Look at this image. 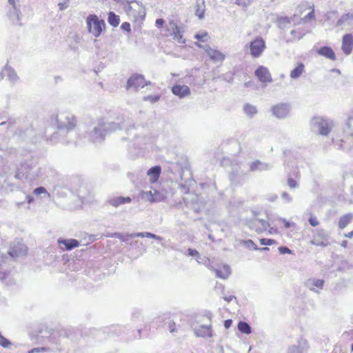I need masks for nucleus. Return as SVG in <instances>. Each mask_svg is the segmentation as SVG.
I'll list each match as a JSON object with an SVG mask.
<instances>
[{
  "mask_svg": "<svg viewBox=\"0 0 353 353\" xmlns=\"http://www.w3.org/2000/svg\"><path fill=\"white\" fill-rule=\"evenodd\" d=\"M205 52L210 59L215 63H222L225 58V56L223 52L216 49L211 48L209 46L205 48Z\"/></svg>",
  "mask_w": 353,
  "mask_h": 353,
  "instance_id": "0eeeda50",
  "label": "nucleus"
},
{
  "mask_svg": "<svg viewBox=\"0 0 353 353\" xmlns=\"http://www.w3.org/2000/svg\"><path fill=\"white\" fill-rule=\"evenodd\" d=\"M259 241L261 245H272L277 244V242L275 240L270 239H261Z\"/></svg>",
  "mask_w": 353,
  "mask_h": 353,
  "instance_id": "473e14b6",
  "label": "nucleus"
},
{
  "mask_svg": "<svg viewBox=\"0 0 353 353\" xmlns=\"http://www.w3.org/2000/svg\"><path fill=\"white\" fill-rule=\"evenodd\" d=\"M109 24L113 27H117L120 23L119 17L113 12H110L108 16Z\"/></svg>",
  "mask_w": 353,
  "mask_h": 353,
  "instance_id": "412c9836",
  "label": "nucleus"
},
{
  "mask_svg": "<svg viewBox=\"0 0 353 353\" xmlns=\"http://www.w3.org/2000/svg\"><path fill=\"white\" fill-rule=\"evenodd\" d=\"M59 9L60 10H63V9H65L67 7L65 3H59Z\"/></svg>",
  "mask_w": 353,
  "mask_h": 353,
  "instance_id": "8fccbe9b",
  "label": "nucleus"
},
{
  "mask_svg": "<svg viewBox=\"0 0 353 353\" xmlns=\"http://www.w3.org/2000/svg\"><path fill=\"white\" fill-rule=\"evenodd\" d=\"M34 352H39V349H33L30 352V353H33Z\"/></svg>",
  "mask_w": 353,
  "mask_h": 353,
  "instance_id": "5fc2aeb1",
  "label": "nucleus"
},
{
  "mask_svg": "<svg viewBox=\"0 0 353 353\" xmlns=\"http://www.w3.org/2000/svg\"><path fill=\"white\" fill-rule=\"evenodd\" d=\"M8 2L10 4H11L15 8V7H16L15 0H8Z\"/></svg>",
  "mask_w": 353,
  "mask_h": 353,
  "instance_id": "603ef678",
  "label": "nucleus"
},
{
  "mask_svg": "<svg viewBox=\"0 0 353 353\" xmlns=\"http://www.w3.org/2000/svg\"><path fill=\"white\" fill-rule=\"evenodd\" d=\"M254 249L258 250L259 248L255 245Z\"/></svg>",
  "mask_w": 353,
  "mask_h": 353,
  "instance_id": "680f3d73",
  "label": "nucleus"
},
{
  "mask_svg": "<svg viewBox=\"0 0 353 353\" xmlns=\"http://www.w3.org/2000/svg\"><path fill=\"white\" fill-rule=\"evenodd\" d=\"M310 243L317 247H326L330 244L329 236L323 229L312 231Z\"/></svg>",
  "mask_w": 353,
  "mask_h": 353,
  "instance_id": "7ed1b4c3",
  "label": "nucleus"
},
{
  "mask_svg": "<svg viewBox=\"0 0 353 353\" xmlns=\"http://www.w3.org/2000/svg\"><path fill=\"white\" fill-rule=\"evenodd\" d=\"M261 250L263 251H267V250H269V248L267 247H265V248H262Z\"/></svg>",
  "mask_w": 353,
  "mask_h": 353,
  "instance_id": "6e6d98bb",
  "label": "nucleus"
},
{
  "mask_svg": "<svg viewBox=\"0 0 353 353\" xmlns=\"http://www.w3.org/2000/svg\"><path fill=\"white\" fill-rule=\"evenodd\" d=\"M11 345L10 341L5 338L4 336H1L0 337V345L3 347H8Z\"/></svg>",
  "mask_w": 353,
  "mask_h": 353,
  "instance_id": "c9c22d12",
  "label": "nucleus"
},
{
  "mask_svg": "<svg viewBox=\"0 0 353 353\" xmlns=\"http://www.w3.org/2000/svg\"><path fill=\"white\" fill-rule=\"evenodd\" d=\"M208 37V34L205 31H203V32H200L199 34H196L194 36V38L196 39H197L199 41H202V42H204V41H207Z\"/></svg>",
  "mask_w": 353,
  "mask_h": 353,
  "instance_id": "c756f323",
  "label": "nucleus"
},
{
  "mask_svg": "<svg viewBox=\"0 0 353 353\" xmlns=\"http://www.w3.org/2000/svg\"><path fill=\"white\" fill-rule=\"evenodd\" d=\"M263 164L259 161H255L252 162L250 165V170L252 171H256V170H260L263 168Z\"/></svg>",
  "mask_w": 353,
  "mask_h": 353,
  "instance_id": "cd10ccee",
  "label": "nucleus"
},
{
  "mask_svg": "<svg viewBox=\"0 0 353 353\" xmlns=\"http://www.w3.org/2000/svg\"><path fill=\"white\" fill-rule=\"evenodd\" d=\"M148 84H150V82H148L143 75L134 74L128 79L126 88H134L135 90H138L139 88H144Z\"/></svg>",
  "mask_w": 353,
  "mask_h": 353,
  "instance_id": "39448f33",
  "label": "nucleus"
},
{
  "mask_svg": "<svg viewBox=\"0 0 353 353\" xmlns=\"http://www.w3.org/2000/svg\"><path fill=\"white\" fill-rule=\"evenodd\" d=\"M188 255L194 257L199 256V253L197 250L192 248L188 250Z\"/></svg>",
  "mask_w": 353,
  "mask_h": 353,
  "instance_id": "79ce46f5",
  "label": "nucleus"
},
{
  "mask_svg": "<svg viewBox=\"0 0 353 353\" xmlns=\"http://www.w3.org/2000/svg\"><path fill=\"white\" fill-rule=\"evenodd\" d=\"M317 53L332 61H334L336 59L334 50L328 46L321 47L317 50Z\"/></svg>",
  "mask_w": 353,
  "mask_h": 353,
  "instance_id": "2eb2a0df",
  "label": "nucleus"
},
{
  "mask_svg": "<svg viewBox=\"0 0 353 353\" xmlns=\"http://www.w3.org/2000/svg\"><path fill=\"white\" fill-rule=\"evenodd\" d=\"M243 110L245 113L250 117H252L257 112L256 108L254 105L248 103L244 105Z\"/></svg>",
  "mask_w": 353,
  "mask_h": 353,
  "instance_id": "393cba45",
  "label": "nucleus"
},
{
  "mask_svg": "<svg viewBox=\"0 0 353 353\" xmlns=\"http://www.w3.org/2000/svg\"><path fill=\"white\" fill-rule=\"evenodd\" d=\"M232 324V319H227L224 321V326L226 329H228L231 327Z\"/></svg>",
  "mask_w": 353,
  "mask_h": 353,
  "instance_id": "a18cd8bd",
  "label": "nucleus"
},
{
  "mask_svg": "<svg viewBox=\"0 0 353 353\" xmlns=\"http://www.w3.org/2000/svg\"><path fill=\"white\" fill-rule=\"evenodd\" d=\"M121 30H123V31H125L127 32H131L130 24L128 22H123L121 26Z\"/></svg>",
  "mask_w": 353,
  "mask_h": 353,
  "instance_id": "a19ab883",
  "label": "nucleus"
},
{
  "mask_svg": "<svg viewBox=\"0 0 353 353\" xmlns=\"http://www.w3.org/2000/svg\"><path fill=\"white\" fill-rule=\"evenodd\" d=\"M33 193L35 195H39L41 194H48L47 190L43 187L35 188L33 191Z\"/></svg>",
  "mask_w": 353,
  "mask_h": 353,
  "instance_id": "58836bf2",
  "label": "nucleus"
},
{
  "mask_svg": "<svg viewBox=\"0 0 353 353\" xmlns=\"http://www.w3.org/2000/svg\"><path fill=\"white\" fill-rule=\"evenodd\" d=\"M216 276L222 279H226L231 274V269L230 266L225 264H221L217 268H212Z\"/></svg>",
  "mask_w": 353,
  "mask_h": 353,
  "instance_id": "9b49d317",
  "label": "nucleus"
},
{
  "mask_svg": "<svg viewBox=\"0 0 353 353\" xmlns=\"http://www.w3.org/2000/svg\"><path fill=\"white\" fill-rule=\"evenodd\" d=\"M289 112V108L285 104H279L272 108V113L277 118H284Z\"/></svg>",
  "mask_w": 353,
  "mask_h": 353,
  "instance_id": "f8f14e48",
  "label": "nucleus"
},
{
  "mask_svg": "<svg viewBox=\"0 0 353 353\" xmlns=\"http://www.w3.org/2000/svg\"><path fill=\"white\" fill-rule=\"evenodd\" d=\"M341 48L343 52L348 55L353 50V35L346 34L343 37Z\"/></svg>",
  "mask_w": 353,
  "mask_h": 353,
  "instance_id": "6e6552de",
  "label": "nucleus"
},
{
  "mask_svg": "<svg viewBox=\"0 0 353 353\" xmlns=\"http://www.w3.org/2000/svg\"><path fill=\"white\" fill-rule=\"evenodd\" d=\"M237 327L238 330L243 334H249L252 332L250 326L246 322L239 321Z\"/></svg>",
  "mask_w": 353,
  "mask_h": 353,
  "instance_id": "b1692460",
  "label": "nucleus"
},
{
  "mask_svg": "<svg viewBox=\"0 0 353 353\" xmlns=\"http://www.w3.org/2000/svg\"><path fill=\"white\" fill-rule=\"evenodd\" d=\"M347 125L350 128H352L353 125V117H351L348 119Z\"/></svg>",
  "mask_w": 353,
  "mask_h": 353,
  "instance_id": "09e8293b",
  "label": "nucleus"
},
{
  "mask_svg": "<svg viewBox=\"0 0 353 353\" xmlns=\"http://www.w3.org/2000/svg\"><path fill=\"white\" fill-rule=\"evenodd\" d=\"M69 0H66V1H68Z\"/></svg>",
  "mask_w": 353,
  "mask_h": 353,
  "instance_id": "0e129e2a",
  "label": "nucleus"
},
{
  "mask_svg": "<svg viewBox=\"0 0 353 353\" xmlns=\"http://www.w3.org/2000/svg\"><path fill=\"white\" fill-rule=\"evenodd\" d=\"M205 10L200 5H197V9L195 11L196 15L199 18L202 19L204 17Z\"/></svg>",
  "mask_w": 353,
  "mask_h": 353,
  "instance_id": "e433bc0d",
  "label": "nucleus"
},
{
  "mask_svg": "<svg viewBox=\"0 0 353 353\" xmlns=\"http://www.w3.org/2000/svg\"><path fill=\"white\" fill-rule=\"evenodd\" d=\"M161 171V169L160 166L152 167L148 171V175L151 183H156L159 180Z\"/></svg>",
  "mask_w": 353,
  "mask_h": 353,
  "instance_id": "f3484780",
  "label": "nucleus"
},
{
  "mask_svg": "<svg viewBox=\"0 0 353 353\" xmlns=\"http://www.w3.org/2000/svg\"><path fill=\"white\" fill-rule=\"evenodd\" d=\"M266 48L265 40L261 37H256L250 43V50L252 57H259Z\"/></svg>",
  "mask_w": 353,
  "mask_h": 353,
  "instance_id": "20e7f679",
  "label": "nucleus"
},
{
  "mask_svg": "<svg viewBox=\"0 0 353 353\" xmlns=\"http://www.w3.org/2000/svg\"><path fill=\"white\" fill-rule=\"evenodd\" d=\"M280 221L284 224L285 228H289L291 226L294 225V223H290V221H287L285 219H281Z\"/></svg>",
  "mask_w": 353,
  "mask_h": 353,
  "instance_id": "37998d69",
  "label": "nucleus"
},
{
  "mask_svg": "<svg viewBox=\"0 0 353 353\" xmlns=\"http://www.w3.org/2000/svg\"><path fill=\"white\" fill-rule=\"evenodd\" d=\"M310 285V290L315 291L323 288L324 281L323 279H312L309 281Z\"/></svg>",
  "mask_w": 353,
  "mask_h": 353,
  "instance_id": "4be33fe9",
  "label": "nucleus"
},
{
  "mask_svg": "<svg viewBox=\"0 0 353 353\" xmlns=\"http://www.w3.org/2000/svg\"><path fill=\"white\" fill-rule=\"evenodd\" d=\"M248 242H249V243H252V244H253V245L254 244V242H253L252 240H249V241H248Z\"/></svg>",
  "mask_w": 353,
  "mask_h": 353,
  "instance_id": "4d7b16f0",
  "label": "nucleus"
},
{
  "mask_svg": "<svg viewBox=\"0 0 353 353\" xmlns=\"http://www.w3.org/2000/svg\"><path fill=\"white\" fill-rule=\"evenodd\" d=\"M255 76L262 83H270L272 81V76L269 70L264 66H259L255 70Z\"/></svg>",
  "mask_w": 353,
  "mask_h": 353,
  "instance_id": "423d86ee",
  "label": "nucleus"
},
{
  "mask_svg": "<svg viewBox=\"0 0 353 353\" xmlns=\"http://www.w3.org/2000/svg\"><path fill=\"white\" fill-rule=\"evenodd\" d=\"M159 99H160L159 95H155V96L148 95V96H145L143 97L144 101H150L151 103H155V102L158 101L159 100Z\"/></svg>",
  "mask_w": 353,
  "mask_h": 353,
  "instance_id": "f704fd0d",
  "label": "nucleus"
},
{
  "mask_svg": "<svg viewBox=\"0 0 353 353\" xmlns=\"http://www.w3.org/2000/svg\"><path fill=\"white\" fill-rule=\"evenodd\" d=\"M125 10L128 17L133 22H143L145 19L146 11L145 6L136 1L129 2Z\"/></svg>",
  "mask_w": 353,
  "mask_h": 353,
  "instance_id": "f257e3e1",
  "label": "nucleus"
},
{
  "mask_svg": "<svg viewBox=\"0 0 353 353\" xmlns=\"http://www.w3.org/2000/svg\"><path fill=\"white\" fill-rule=\"evenodd\" d=\"M330 131V128L327 123H321L319 127V133L322 135H327Z\"/></svg>",
  "mask_w": 353,
  "mask_h": 353,
  "instance_id": "c85d7f7f",
  "label": "nucleus"
},
{
  "mask_svg": "<svg viewBox=\"0 0 353 353\" xmlns=\"http://www.w3.org/2000/svg\"><path fill=\"white\" fill-rule=\"evenodd\" d=\"M252 1L253 0H236L235 3L243 8H246L252 3Z\"/></svg>",
  "mask_w": 353,
  "mask_h": 353,
  "instance_id": "7c9ffc66",
  "label": "nucleus"
},
{
  "mask_svg": "<svg viewBox=\"0 0 353 353\" xmlns=\"http://www.w3.org/2000/svg\"><path fill=\"white\" fill-rule=\"evenodd\" d=\"M351 350L353 352V345H352Z\"/></svg>",
  "mask_w": 353,
  "mask_h": 353,
  "instance_id": "e2e57ef3",
  "label": "nucleus"
},
{
  "mask_svg": "<svg viewBox=\"0 0 353 353\" xmlns=\"http://www.w3.org/2000/svg\"><path fill=\"white\" fill-rule=\"evenodd\" d=\"M273 232V230H272V228H271L270 230H269V233H272Z\"/></svg>",
  "mask_w": 353,
  "mask_h": 353,
  "instance_id": "13d9d810",
  "label": "nucleus"
},
{
  "mask_svg": "<svg viewBox=\"0 0 353 353\" xmlns=\"http://www.w3.org/2000/svg\"><path fill=\"white\" fill-rule=\"evenodd\" d=\"M269 226L268 222L263 219H254L250 223V228L257 233L265 232Z\"/></svg>",
  "mask_w": 353,
  "mask_h": 353,
  "instance_id": "1a4fd4ad",
  "label": "nucleus"
},
{
  "mask_svg": "<svg viewBox=\"0 0 353 353\" xmlns=\"http://www.w3.org/2000/svg\"><path fill=\"white\" fill-rule=\"evenodd\" d=\"M291 34L293 40H299L305 34V30L298 27L291 31Z\"/></svg>",
  "mask_w": 353,
  "mask_h": 353,
  "instance_id": "5701e85b",
  "label": "nucleus"
},
{
  "mask_svg": "<svg viewBox=\"0 0 353 353\" xmlns=\"http://www.w3.org/2000/svg\"><path fill=\"white\" fill-rule=\"evenodd\" d=\"M165 24V21L163 19H157L155 21V25L157 28H161Z\"/></svg>",
  "mask_w": 353,
  "mask_h": 353,
  "instance_id": "c03bdc74",
  "label": "nucleus"
},
{
  "mask_svg": "<svg viewBox=\"0 0 353 353\" xmlns=\"http://www.w3.org/2000/svg\"><path fill=\"white\" fill-rule=\"evenodd\" d=\"M288 185L291 188H295L297 187L298 183L295 179L290 177V178H288Z\"/></svg>",
  "mask_w": 353,
  "mask_h": 353,
  "instance_id": "ea45409f",
  "label": "nucleus"
},
{
  "mask_svg": "<svg viewBox=\"0 0 353 353\" xmlns=\"http://www.w3.org/2000/svg\"><path fill=\"white\" fill-rule=\"evenodd\" d=\"M137 236H140V237H144V236L153 237L154 234H152L151 233H149V232L145 233V235L143 233H138L137 234Z\"/></svg>",
  "mask_w": 353,
  "mask_h": 353,
  "instance_id": "de8ad7c7",
  "label": "nucleus"
},
{
  "mask_svg": "<svg viewBox=\"0 0 353 353\" xmlns=\"http://www.w3.org/2000/svg\"><path fill=\"white\" fill-rule=\"evenodd\" d=\"M58 243L61 245H63L64 247L61 246L62 250H70L75 248L79 247V243L77 240L70 239H58Z\"/></svg>",
  "mask_w": 353,
  "mask_h": 353,
  "instance_id": "ddd939ff",
  "label": "nucleus"
},
{
  "mask_svg": "<svg viewBox=\"0 0 353 353\" xmlns=\"http://www.w3.org/2000/svg\"><path fill=\"white\" fill-rule=\"evenodd\" d=\"M345 236L347 237V238H352L353 237V230L348 232L347 234H345Z\"/></svg>",
  "mask_w": 353,
  "mask_h": 353,
  "instance_id": "3c124183",
  "label": "nucleus"
},
{
  "mask_svg": "<svg viewBox=\"0 0 353 353\" xmlns=\"http://www.w3.org/2000/svg\"><path fill=\"white\" fill-rule=\"evenodd\" d=\"M279 250V252L280 254H292V252L291 250H290L287 247H284V246H281L278 248Z\"/></svg>",
  "mask_w": 353,
  "mask_h": 353,
  "instance_id": "4c0bfd02",
  "label": "nucleus"
},
{
  "mask_svg": "<svg viewBox=\"0 0 353 353\" xmlns=\"http://www.w3.org/2000/svg\"><path fill=\"white\" fill-rule=\"evenodd\" d=\"M32 201V199H28V203H30Z\"/></svg>",
  "mask_w": 353,
  "mask_h": 353,
  "instance_id": "052dcab7",
  "label": "nucleus"
},
{
  "mask_svg": "<svg viewBox=\"0 0 353 353\" xmlns=\"http://www.w3.org/2000/svg\"><path fill=\"white\" fill-rule=\"evenodd\" d=\"M148 199L153 203V202H159L164 199V196L157 190H154V192L152 191H149L146 193Z\"/></svg>",
  "mask_w": 353,
  "mask_h": 353,
  "instance_id": "aec40b11",
  "label": "nucleus"
},
{
  "mask_svg": "<svg viewBox=\"0 0 353 353\" xmlns=\"http://www.w3.org/2000/svg\"><path fill=\"white\" fill-rule=\"evenodd\" d=\"M305 72V65L302 63H299L290 72V77L292 79H297L300 77Z\"/></svg>",
  "mask_w": 353,
  "mask_h": 353,
  "instance_id": "6ab92c4d",
  "label": "nucleus"
},
{
  "mask_svg": "<svg viewBox=\"0 0 353 353\" xmlns=\"http://www.w3.org/2000/svg\"><path fill=\"white\" fill-rule=\"evenodd\" d=\"M309 9L310 10V12L304 17L305 21H311L315 18L314 6H310Z\"/></svg>",
  "mask_w": 353,
  "mask_h": 353,
  "instance_id": "2f4dec72",
  "label": "nucleus"
},
{
  "mask_svg": "<svg viewBox=\"0 0 353 353\" xmlns=\"http://www.w3.org/2000/svg\"><path fill=\"white\" fill-rule=\"evenodd\" d=\"M86 23L88 32L94 37L101 35L102 31L105 28V23L103 20L99 19L95 14H90L86 19Z\"/></svg>",
  "mask_w": 353,
  "mask_h": 353,
  "instance_id": "f03ea898",
  "label": "nucleus"
},
{
  "mask_svg": "<svg viewBox=\"0 0 353 353\" xmlns=\"http://www.w3.org/2000/svg\"><path fill=\"white\" fill-rule=\"evenodd\" d=\"M132 201L130 196H118L115 198H112L108 201L110 205L113 207H119V205H123L125 203H129Z\"/></svg>",
  "mask_w": 353,
  "mask_h": 353,
  "instance_id": "dca6fc26",
  "label": "nucleus"
},
{
  "mask_svg": "<svg viewBox=\"0 0 353 353\" xmlns=\"http://www.w3.org/2000/svg\"><path fill=\"white\" fill-rule=\"evenodd\" d=\"M172 93L179 98H184L190 94V89L188 85L176 84L172 88Z\"/></svg>",
  "mask_w": 353,
  "mask_h": 353,
  "instance_id": "9d476101",
  "label": "nucleus"
},
{
  "mask_svg": "<svg viewBox=\"0 0 353 353\" xmlns=\"http://www.w3.org/2000/svg\"><path fill=\"white\" fill-rule=\"evenodd\" d=\"M173 39L179 43H184L185 40L183 39V35L178 26H175L173 33Z\"/></svg>",
  "mask_w": 353,
  "mask_h": 353,
  "instance_id": "bb28decb",
  "label": "nucleus"
},
{
  "mask_svg": "<svg viewBox=\"0 0 353 353\" xmlns=\"http://www.w3.org/2000/svg\"><path fill=\"white\" fill-rule=\"evenodd\" d=\"M225 300H226L227 301H230L231 300V298L225 299Z\"/></svg>",
  "mask_w": 353,
  "mask_h": 353,
  "instance_id": "bf43d9fd",
  "label": "nucleus"
},
{
  "mask_svg": "<svg viewBox=\"0 0 353 353\" xmlns=\"http://www.w3.org/2000/svg\"><path fill=\"white\" fill-rule=\"evenodd\" d=\"M353 220V214L348 213L341 216L339 219L338 226L340 229H344L347 227Z\"/></svg>",
  "mask_w": 353,
  "mask_h": 353,
  "instance_id": "a211bd4d",
  "label": "nucleus"
},
{
  "mask_svg": "<svg viewBox=\"0 0 353 353\" xmlns=\"http://www.w3.org/2000/svg\"><path fill=\"white\" fill-rule=\"evenodd\" d=\"M309 223L312 227L318 226L320 223L319 219L314 215H311L308 219Z\"/></svg>",
  "mask_w": 353,
  "mask_h": 353,
  "instance_id": "72a5a7b5",
  "label": "nucleus"
},
{
  "mask_svg": "<svg viewBox=\"0 0 353 353\" xmlns=\"http://www.w3.org/2000/svg\"><path fill=\"white\" fill-rule=\"evenodd\" d=\"M195 334L198 336L212 337V330L211 325H200L198 328L195 329Z\"/></svg>",
  "mask_w": 353,
  "mask_h": 353,
  "instance_id": "4468645a",
  "label": "nucleus"
},
{
  "mask_svg": "<svg viewBox=\"0 0 353 353\" xmlns=\"http://www.w3.org/2000/svg\"><path fill=\"white\" fill-rule=\"evenodd\" d=\"M282 197H283V199H285V200H287L288 201H290L292 200L291 196H290V194H289L288 192H283V194H282Z\"/></svg>",
  "mask_w": 353,
  "mask_h": 353,
  "instance_id": "49530a36",
  "label": "nucleus"
},
{
  "mask_svg": "<svg viewBox=\"0 0 353 353\" xmlns=\"http://www.w3.org/2000/svg\"><path fill=\"white\" fill-rule=\"evenodd\" d=\"M196 46H198L199 48H203V46L199 43H195Z\"/></svg>",
  "mask_w": 353,
  "mask_h": 353,
  "instance_id": "864d4df0",
  "label": "nucleus"
},
{
  "mask_svg": "<svg viewBox=\"0 0 353 353\" xmlns=\"http://www.w3.org/2000/svg\"><path fill=\"white\" fill-rule=\"evenodd\" d=\"M349 20H353V13L349 12L343 14L336 22L337 26H342L345 22Z\"/></svg>",
  "mask_w": 353,
  "mask_h": 353,
  "instance_id": "a878e982",
  "label": "nucleus"
}]
</instances>
